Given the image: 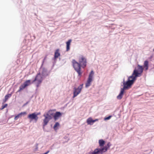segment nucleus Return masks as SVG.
<instances>
[{
	"mask_svg": "<svg viewBox=\"0 0 154 154\" xmlns=\"http://www.w3.org/2000/svg\"><path fill=\"white\" fill-rule=\"evenodd\" d=\"M112 116H108L107 117H105L104 118V120H108L110 119V118H111Z\"/></svg>",
	"mask_w": 154,
	"mask_h": 154,
	"instance_id": "obj_22",
	"label": "nucleus"
},
{
	"mask_svg": "<svg viewBox=\"0 0 154 154\" xmlns=\"http://www.w3.org/2000/svg\"><path fill=\"white\" fill-rule=\"evenodd\" d=\"M26 114L27 113L26 112H21L15 116L14 119L15 120H17L19 118L21 117L22 116H26Z\"/></svg>",
	"mask_w": 154,
	"mask_h": 154,
	"instance_id": "obj_13",
	"label": "nucleus"
},
{
	"mask_svg": "<svg viewBox=\"0 0 154 154\" xmlns=\"http://www.w3.org/2000/svg\"><path fill=\"white\" fill-rule=\"evenodd\" d=\"M153 51L154 52V48L153 49Z\"/></svg>",
	"mask_w": 154,
	"mask_h": 154,
	"instance_id": "obj_29",
	"label": "nucleus"
},
{
	"mask_svg": "<svg viewBox=\"0 0 154 154\" xmlns=\"http://www.w3.org/2000/svg\"><path fill=\"white\" fill-rule=\"evenodd\" d=\"M62 115L61 113L59 112H57L54 115V118L55 121H56Z\"/></svg>",
	"mask_w": 154,
	"mask_h": 154,
	"instance_id": "obj_12",
	"label": "nucleus"
},
{
	"mask_svg": "<svg viewBox=\"0 0 154 154\" xmlns=\"http://www.w3.org/2000/svg\"><path fill=\"white\" fill-rule=\"evenodd\" d=\"M59 125H60L59 123L58 122H56L54 126V129L55 130L56 129L57 127L59 126Z\"/></svg>",
	"mask_w": 154,
	"mask_h": 154,
	"instance_id": "obj_21",
	"label": "nucleus"
},
{
	"mask_svg": "<svg viewBox=\"0 0 154 154\" xmlns=\"http://www.w3.org/2000/svg\"><path fill=\"white\" fill-rule=\"evenodd\" d=\"M40 114V112L37 113V114H36V115H37V116L39 115Z\"/></svg>",
	"mask_w": 154,
	"mask_h": 154,
	"instance_id": "obj_25",
	"label": "nucleus"
},
{
	"mask_svg": "<svg viewBox=\"0 0 154 154\" xmlns=\"http://www.w3.org/2000/svg\"><path fill=\"white\" fill-rule=\"evenodd\" d=\"M59 49H57L56 50L54 53V60L56 59L59 56H60V54L59 53Z\"/></svg>",
	"mask_w": 154,
	"mask_h": 154,
	"instance_id": "obj_16",
	"label": "nucleus"
},
{
	"mask_svg": "<svg viewBox=\"0 0 154 154\" xmlns=\"http://www.w3.org/2000/svg\"><path fill=\"white\" fill-rule=\"evenodd\" d=\"M99 143L100 146L101 147L103 146L105 144V142L103 140L101 139L99 140Z\"/></svg>",
	"mask_w": 154,
	"mask_h": 154,
	"instance_id": "obj_19",
	"label": "nucleus"
},
{
	"mask_svg": "<svg viewBox=\"0 0 154 154\" xmlns=\"http://www.w3.org/2000/svg\"><path fill=\"white\" fill-rule=\"evenodd\" d=\"M111 144L110 142L107 143V145L105 146L100 148H98L100 154H102L103 152L106 151L107 149L109 148Z\"/></svg>",
	"mask_w": 154,
	"mask_h": 154,
	"instance_id": "obj_8",
	"label": "nucleus"
},
{
	"mask_svg": "<svg viewBox=\"0 0 154 154\" xmlns=\"http://www.w3.org/2000/svg\"><path fill=\"white\" fill-rule=\"evenodd\" d=\"M28 118H29V115H28Z\"/></svg>",
	"mask_w": 154,
	"mask_h": 154,
	"instance_id": "obj_28",
	"label": "nucleus"
},
{
	"mask_svg": "<svg viewBox=\"0 0 154 154\" xmlns=\"http://www.w3.org/2000/svg\"><path fill=\"white\" fill-rule=\"evenodd\" d=\"M54 113L52 110H49L46 114H44L43 116L45 117L43 120L42 123L43 128L44 129L45 126L46 125L49 121L52 119V116H54Z\"/></svg>",
	"mask_w": 154,
	"mask_h": 154,
	"instance_id": "obj_2",
	"label": "nucleus"
},
{
	"mask_svg": "<svg viewBox=\"0 0 154 154\" xmlns=\"http://www.w3.org/2000/svg\"><path fill=\"white\" fill-rule=\"evenodd\" d=\"M29 84H30V82H31V80H29Z\"/></svg>",
	"mask_w": 154,
	"mask_h": 154,
	"instance_id": "obj_27",
	"label": "nucleus"
},
{
	"mask_svg": "<svg viewBox=\"0 0 154 154\" xmlns=\"http://www.w3.org/2000/svg\"><path fill=\"white\" fill-rule=\"evenodd\" d=\"M29 85V80H27L24 83L21 85L19 88V90L17 92H20L22 90L25 88L26 87Z\"/></svg>",
	"mask_w": 154,
	"mask_h": 154,
	"instance_id": "obj_9",
	"label": "nucleus"
},
{
	"mask_svg": "<svg viewBox=\"0 0 154 154\" xmlns=\"http://www.w3.org/2000/svg\"><path fill=\"white\" fill-rule=\"evenodd\" d=\"M44 78L41 74L39 73L37 74L33 82H35L36 84V86L37 87H38L39 84L42 82Z\"/></svg>",
	"mask_w": 154,
	"mask_h": 154,
	"instance_id": "obj_4",
	"label": "nucleus"
},
{
	"mask_svg": "<svg viewBox=\"0 0 154 154\" xmlns=\"http://www.w3.org/2000/svg\"><path fill=\"white\" fill-rule=\"evenodd\" d=\"M98 119H96L95 120H93L91 118H88L87 120V122L88 125H92L94 123L98 121Z\"/></svg>",
	"mask_w": 154,
	"mask_h": 154,
	"instance_id": "obj_11",
	"label": "nucleus"
},
{
	"mask_svg": "<svg viewBox=\"0 0 154 154\" xmlns=\"http://www.w3.org/2000/svg\"><path fill=\"white\" fill-rule=\"evenodd\" d=\"M40 73L44 78L48 75L47 70L45 69H43L42 72Z\"/></svg>",
	"mask_w": 154,
	"mask_h": 154,
	"instance_id": "obj_17",
	"label": "nucleus"
},
{
	"mask_svg": "<svg viewBox=\"0 0 154 154\" xmlns=\"http://www.w3.org/2000/svg\"><path fill=\"white\" fill-rule=\"evenodd\" d=\"M11 96V94H8L5 96V97L4 102H5Z\"/></svg>",
	"mask_w": 154,
	"mask_h": 154,
	"instance_id": "obj_20",
	"label": "nucleus"
},
{
	"mask_svg": "<svg viewBox=\"0 0 154 154\" xmlns=\"http://www.w3.org/2000/svg\"><path fill=\"white\" fill-rule=\"evenodd\" d=\"M148 65H149V62L148 61L146 60H145L144 63L143 65V68L145 70H147L148 69Z\"/></svg>",
	"mask_w": 154,
	"mask_h": 154,
	"instance_id": "obj_15",
	"label": "nucleus"
},
{
	"mask_svg": "<svg viewBox=\"0 0 154 154\" xmlns=\"http://www.w3.org/2000/svg\"><path fill=\"white\" fill-rule=\"evenodd\" d=\"M86 154H101L98 148L96 149L93 152H89Z\"/></svg>",
	"mask_w": 154,
	"mask_h": 154,
	"instance_id": "obj_14",
	"label": "nucleus"
},
{
	"mask_svg": "<svg viewBox=\"0 0 154 154\" xmlns=\"http://www.w3.org/2000/svg\"><path fill=\"white\" fill-rule=\"evenodd\" d=\"M27 103H26V104H24V106L25 105H26V104H27Z\"/></svg>",
	"mask_w": 154,
	"mask_h": 154,
	"instance_id": "obj_26",
	"label": "nucleus"
},
{
	"mask_svg": "<svg viewBox=\"0 0 154 154\" xmlns=\"http://www.w3.org/2000/svg\"><path fill=\"white\" fill-rule=\"evenodd\" d=\"M79 63L81 65V66L84 68L86 66V59L83 56H82L79 58Z\"/></svg>",
	"mask_w": 154,
	"mask_h": 154,
	"instance_id": "obj_7",
	"label": "nucleus"
},
{
	"mask_svg": "<svg viewBox=\"0 0 154 154\" xmlns=\"http://www.w3.org/2000/svg\"><path fill=\"white\" fill-rule=\"evenodd\" d=\"M83 84L80 85L78 88L75 87L74 88L73 98L77 96L81 92L83 88Z\"/></svg>",
	"mask_w": 154,
	"mask_h": 154,
	"instance_id": "obj_6",
	"label": "nucleus"
},
{
	"mask_svg": "<svg viewBox=\"0 0 154 154\" xmlns=\"http://www.w3.org/2000/svg\"><path fill=\"white\" fill-rule=\"evenodd\" d=\"M29 119L31 120H34L35 122H36L38 120V117L35 113L34 112L31 114H29Z\"/></svg>",
	"mask_w": 154,
	"mask_h": 154,
	"instance_id": "obj_10",
	"label": "nucleus"
},
{
	"mask_svg": "<svg viewBox=\"0 0 154 154\" xmlns=\"http://www.w3.org/2000/svg\"><path fill=\"white\" fill-rule=\"evenodd\" d=\"M7 104H4V105H3L2 106V108L1 109H4L6 107H7Z\"/></svg>",
	"mask_w": 154,
	"mask_h": 154,
	"instance_id": "obj_23",
	"label": "nucleus"
},
{
	"mask_svg": "<svg viewBox=\"0 0 154 154\" xmlns=\"http://www.w3.org/2000/svg\"><path fill=\"white\" fill-rule=\"evenodd\" d=\"M49 152H50V150H48L46 152H45V153H46V154H48Z\"/></svg>",
	"mask_w": 154,
	"mask_h": 154,
	"instance_id": "obj_24",
	"label": "nucleus"
},
{
	"mask_svg": "<svg viewBox=\"0 0 154 154\" xmlns=\"http://www.w3.org/2000/svg\"><path fill=\"white\" fill-rule=\"evenodd\" d=\"M94 72L93 70L91 71L89 75L88 80L87 81V82L85 84L86 87H88L90 85L91 82L92 81V79L94 75Z\"/></svg>",
	"mask_w": 154,
	"mask_h": 154,
	"instance_id": "obj_5",
	"label": "nucleus"
},
{
	"mask_svg": "<svg viewBox=\"0 0 154 154\" xmlns=\"http://www.w3.org/2000/svg\"><path fill=\"white\" fill-rule=\"evenodd\" d=\"M71 41L72 40L71 39H69L66 42L67 51H68L70 49V45Z\"/></svg>",
	"mask_w": 154,
	"mask_h": 154,
	"instance_id": "obj_18",
	"label": "nucleus"
},
{
	"mask_svg": "<svg viewBox=\"0 0 154 154\" xmlns=\"http://www.w3.org/2000/svg\"><path fill=\"white\" fill-rule=\"evenodd\" d=\"M51 149H52V148L51 147Z\"/></svg>",
	"mask_w": 154,
	"mask_h": 154,
	"instance_id": "obj_30",
	"label": "nucleus"
},
{
	"mask_svg": "<svg viewBox=\"0 0 154 154\" xmlns=\"http://www.w3.org/2000/svg\"><path fill=\"white\" fill-rule=\"evenodd\" d=\"M72 63L75 70L77 72L79 75H80L82 73L81 72V65L74 59L72 60Z\"/></svg>",
	"mask_w": 154,
	"mask_h": 154,
	"instance_id": "obj_3",
	"label": "nucleus"
},
{
	"mask_svg": "<svg viewBox=\"0 0 154 154\" xmlns=\"http://www.w3.org/2000/svg\"><path fill=\"white\" fill-rule=\"evenodd\" d=\"M143 66L138 65L137 69H135L132 75L128 77L127 80L125 81V79H123V87L121 89L119 95L117 96L118 99L121 100L122 97L125 90H127L130 88L137 77L140 76L143 72Z\"/></svg>",
	"mask_w": 154,
	"mask_h": 154,
	"instance_id": "obj_1",
	"label": "nucleus"
}]
</instances>
